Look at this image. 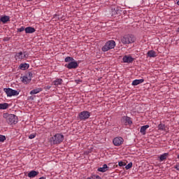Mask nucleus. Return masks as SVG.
<instances>
[{
  "label": "nucleus",
  "instance_id": "1",
  "mask_svg": "<svg viewBox=\"0 0 179 179\" xmlns=\"http://www.w3.org/2000/svg\"><path fill=\"white\" fill-rule=\"evenodd\" d=\"M50 141L53 145H58L62 143L64 141V135L61 134H57L50 138Z\"/></svg>",
  "mask_w": 179,
  "mask_h": 179
},
{
  "label": "nucleus",
  "instance_id": "2",
  "mask_svg": "<svg viewBox=\"0 0 179 179\" xmlns=\"http://www.w3.org/2000/svg\"><path fill=\"white\" fill-rule=\"evenodd\" d=\"M4 118H6V122H8V124H9L10 125L12 124H17V117L15 115L13 114H10L8 115V113L4 114L3 115Z\"/></svg>",
  "mask_w": 179,
  "mask_h": 179
},
{
  "label": "nucleus",
  "instance_id": "3",
  "mask_svg": "<svg viewBox=\"0 0 179 179\" xmlns=\"http://www.w3.org/2000/svg\"><path fill=\"white\" fill-rule=\"evenodd\" d=\"M115 48V41L110 40L106 42V44L102 47V51H103V52H107V51H110V50H113Z\"/></svg>",
  "mask_w": 179,
  "mask_h": 179
},
{
  "label": "nucleus",
  "instance_id": "4",
  "mask_svg": "<svg viewBox=\"0 0 179 179\" xmlns=\"http://www.w3.org/2000/svg\"><path fill=\"white\" fill-rule=\"evenodd\" d=\"M122 44H132L135 42V38L132 35H125L121 38Z\"/></svg>",
  "mask_w": 179,
  "mask_h": 179
},
{
  "label": "nucleus",
  "instance_id": "5",
  "mask_svg": "<svg viewBox=\"0 0 179 179\" xmlns=\"http://www.w3.org/2000/svg\"><path fill=\"white\" fill-rule=\"evenodd\" d=\"M15 58L16 61H22L23 59H27L29 58V53L26 51L24 52H18L15 54Z\"/></svg>",
  "mask_w": 179,
  "mask_h": 179
},
{
  "label": "nucleus",
  "instance_id": "6",
  "mask_svg": "<svg viewBox=\"0 0 179 179\" xmlns=\"http://www.w3.org/2000/svg\"><path fill=\"white\" fill-rule=\"evenodd\" d=\"M3 92H5L7 97H12V96H19V92L11 88H4Z\"/></svg>",
  "mask_w": 179,
  "mask_h": 179
},
{
  "label": "nucleus",
  "instance_id": "7",
  "mask_svg": "<svg viewBox=\"0 0 179 179\" xmlns=\"http://www.w3.org/2000/svg\"><path fill=\"white\" fill-rule=\"evenodd\" d=\"M90 117V112L84 110L78 114V118L80 121H86Z\"/></svg>",
  "mask_w": 179,
  "mask_h": 179
},
{
  "label": "nucleus",
  "instance_id": "8",
  "mask_svg": "<svg viewBox=\"0 0 179 179\" xmlns=\"http://www.w3.org/2000/svg\"><path fill=\"white\" fill-rule=\"evenodd\" d=\"M66 68L67 69H76L78 66H79V64H78V62L76 60H73L72 62H70L69 64H65Z\"/></svg>",
  "mask_w": 179,
  "mask_h": 179
},
{
  "label": "nucleus",
  "instance_id": "9",
  "mask_svg": "<svg viewBox=\"0 0 179 179\" xmlns=\"http://www.w3.org/2000/svg\"><path fill=\"white\" fill-rule=\"evenodd\" d=\"M113 143L115 146H121L124 143V138L120 136L116 137L113 140Z\"/></svg>",
  "mask_w": 179,
  "mask_h": 179
},
{
  "label": "nucleus",
  "instance_id": "10",
  "mask_svg": "<svg viewBox=\"0 0 179 179\" xmlns=\"http://www.w3.org/2000/svg\"><path fill=\"white\" fill-rule=\"evenodd\" d=\"M122 61L124 64H131V62H134V58L129 55H124Z\"/></svg>",
  "mask_w": 179,
  "mask_h": 179
},
{
  "label": "nucleus",
  "instance_id": "11",
  "mask_svg": "<svg viewBox=\"0 0 179 179\" xmlns=\"http://www.w3.org/2000/svg\"><path fill=\"white\" fill-rule=\"evenodd\" d=\"M122 122H124L125 124H128L129 125H131L132 124V120H131V117L128 116H123L122 117Z\"/></svg>",
  "mask_w": 179,
  "mask_h": 179
},
{
  "label": "nucleus",
  "instance_id": "12",
  "mask_svg": "<svg viewBox=\"0 0 179 179\" xmlns=\"http://www.w3.org/2000/svg\"><path fill=\"white\" fill-rule=\"evenodd\" d=\"M36 31V29L32 27H27L25 28V33L27 34H31Z\"/></svg>",
  "mask_w": 179,
  "mask_h": 179
},
{
  "label": "nucleus",
  "instance_id": "13",
  "mask_svg": "<svg viewBox=\"0 0 179 179\" xmlns=\"http://www.w3.org/2000/svg\"><path fill=\"white\" fill-rule=\"evenodd\" d=\"M22 83H24V85H27L28 83H30L31 82V80L30 78H28L27 76H24L21 78Z\"/></svg>",
  "mask_w": 179,
  "mask_h": 179
},
{
  "label": "nucleus",
  "instance_id": "14",
  "mask_svg": "<svg viewBox=\"0 0 179 179\" xmlns=\"http://www.w3.org/2000/svg\"><path fill=\"white\" fill-rule=\"evenodd\" d=\"M148 57H150V58H156L157 57V54H156V52L155 50H149L147 53Z\"/></svg>",
  "mask_w": 179,
  "mask_h": 179
},
{
  "label": "nucleus",
  "instance_id": "15",
  "mask_svg": "<svg viewBox=\"0 0 179 179\" xmlns=\"http://www.w3.org/2000/svg\"><path fill=\"white\" fill-rule=\"evenodd\" d=\"M30 68V64L27 63H23L20 65V69L22 71H26V69H29Z\"/></svg>",
  "mask_w": 179,
  "mask_h": 179
},
{
  "label": "nucleus",
  "instance_id": "16",
  "mask_svg": "<svg viewBox=\"0 0 179 179\" xmlns=\"http://www.w3.org/2000/svg\"><path fill=\"white\" fill-rule=\"evenodd\" d=\"M143 82H145V80L143 79L134 80H133L131 85L132 86H138V85H141V83H143Z\"/></svg>",
  "mask_w": 179,
  "mask_h": 179
},
{
  "label": "nucleus",
  "instance_id": "17",
  "mask_svg": "<svg viewBox=\"0 0 179 179\" xmlns=\"http://www.w3.org/2000/svg\"><path fill=\"white\" fill-rule=\"evenodd\" d=\"M149 128V125L146 124L144 126H142L140 129V132L142 134V135H146V130Z\"/></svg>",
  "mask_w": 179,
  "mask_h": 179
},
{
  "label": "nucleus",
  "instance_id": "18",
  "mask_svg": "<svg viewBox=\"0 0 179 179\" xmlns=\"http://www.w3.org/2000/svg\"><path fill=\"white\" fill-rule=\"evenodd\" d=\"M108 166L107 164H103L102 167H100L98 169V171H100V173H106V171H108Z\"/></svg>",
  "mask_w": 179,
  "mask_h": 179
},
{
  "label": "nucleus",
  "instance_id": "19",
  "mask_svg": "<svg viewBox=\"0 0 179 179\" xmlns=\"http://www.w3.org/2000/svg\"><path fill=\"white\" fill-rule=\"evenodd\" d=\"M40 92H43V88L39 87V88H36L34 90H32L30 92L29 94H37L38 93H40Z\"/></svg>",
  "mask_w": 179,
  "mask_h": 179
},
{
  "label": "nucleus",
  "instance_id": "20",
  "mask_svg": "<svg viewBox=\"0 0 179 179\" xmlns=\"http://www.w3.org/2000/svg\"><path fill=\"white\" fill-rule=\"evenodd\" d=\"M63 82L62 78H56V80L53 81V85H55V86H59V85H62Z\"/></svg>",
  "mask_w": 179,
  "mask_h": 179
},
{
  "label": "nucleus",
  "instance_id": "21",
  "mask_svg": "<svg viewBox=\"0 0 179 179\" xmlns=\"http://www.w3.org/2000/svg\"><path fill=\"white\" fill-rule=\"evenodd\" d=\"M38 175V172H37L36 171H31L28 173V177H29V178H34V177H36Z\"/></svg>",
  "mask_w": 179,
  "mask_h": 179
},
{
  "label": "nucleus",
  "instance_id": "22",
  "mask_svg": "<svg viewBox=\"0 0 179 179\" xmlns=\"http://www.w3.org/2000/svg\"><path fill=\"white\" fill-rule=\"evenodd\" d=\"M9 20H10V18L8 15L1 17L0 18V22H2V23H6V22H9Z\"/></svg>",
  "mask_w": 179,
  "mask_h": 179
},
{
  "label": "nucleus",
  "instance_id": "23",
  "mask_svg": "<svg viewBox=\"0 0 179 179\" xmlns=\"http://www.w3.org/2000/svg\"><path fill=\"white\" fill-rule=\"evenodd\" d=\"M169 156V153L165 152L160 155L159 157V162H164V160H166L167 159V157Z\"/></svg>",
  "mask_w": 179,
  "mask_h": 179
},
{
  "label": "nucleus",
  "instance_id": "24",
  "mask_svg": "<svg viewBox=\"0 0 179 179\" xmlns=\"http://www.w3.org/2000/svg\"><path fill=\"white\" fill-rule=\"evenodd\" d=\"M8 104L6 103H0V110H6L8 107Z\"/></svg>",
  "mask_w": 179,
  "mask_h": 179
},
{
  "label": "nucleus",
  "instance_id": "25",
  "mask_svg": "<svg viewBox=\"0 0 179 179\" xmlns=\"http://www.w3.org/2000/svg\"><path fill=\"white\" fill-rule=\"evenodd\" d=\"M158 129L159 131H166V125H164L163 124H159L158 125Z\"/></svg>",
  "mask_w": 179,
  "mask_h": 179
},
{
  "label": "nucleus",
  "instance_id": "26",
  "mask_svg": "<svg viewBox=\"0 0 179 179\" xmlns=\"http://www.w3.org/2000/svg\"><path fill=\"white\" fill-rule=\"evenodd\" d=\"M75 59H73V57H67L64 59L65 62H72V61H73Z\"/></svg>",
  "mask_w": 179,
  "mask_h": 179
},
{
  "label": "nucleus",
  "instance_id": "27",
  "mask_svg": "<svg viewBox=\"0 0 179 179\" xmlns=\"http://www.w3.org/2000/svg\"><path fill=\"white\" fill-rule=\"evenodd\" d=\"M6 137L3 135H0V142H5Z\"/></svg>",
  "mask_w": 179,
  "mask_h": 179
},
{
  "label": "nucleus",
  "instance_id": "28",
  "mask_svg": "<svg viewBox=\"0 0 179 179\" xmlns=\"http://www.w3.org/2000/svg\"><path fill=\"white\" fill-rule=\"evenodd\" d=\"M87 179H101V178L99 175H94L92 178H88Z\"/></svg>",
  "mask_w": 179,
  "mask_h": 179
},
{
  "label": "nucleus",
  "instance_id": "29",
  "mask_svg": "<svg viewBox=\"0 0 179 179\" xmlns=\"http://www.w3.org/2000/svg\"><path fill=\"white\" fill-rule=\"evenodd\" d=\"M132 168V162H129L126 166V170H129V169Z\"/></svg>",
  "mask_w": 179,
  "mask_h": 179
},
{
  "label": "nucleus",
  "instance_id": "30",
  "mask_svg": "<svg viewBox=\"0 0 179 179\" xmlns=\"http://www.w3.org/2000/svg\"><path fill=\"white\" fill-rule=\"evenodd\" d=\"M26 76H27L28 78H29L30 80H31V78H33V73L29 72V73H28V75H26Z\"/></svg>",
  "mask_w": 179,
  "mask_h": 179
},
{
  "label": "nucleus",
  "instance_id": "31",
  "mask_svg": "<svg viewBox=\"0 0 179 179\" xmlns=\"http://www.w3.org/2000/svg\"><path fill=\"white\" fill-rule=\"evenodd\" d=\"M26 29H24V27H21L20 28L17 29V31L22 32L24 31Z\"/></svg>",
  "mask_w": 179,
  "mask_h": 179
},
{
  "label": "nucleus",
  "instance_id": "32",
  "mask_svg": "<svg viewBox=\"0 0 179 179\" xmlns=\"http://www.w3.org/2000/svg\"><path fill=\"white\" fill-rule=\"evenodd\" d=\"M118 166H120V167H124V166H125V163L123 162H119Z\"/></svg>",
  "mask_w": 179,
  "mask_h": 179
},
{
  "label": "nucleus",
  "instance_id": "33",
  "mask_svg": "<svg viewBox=\"0 0 179 179\" xmlns=\"http://www.w3.org/2000/svg\"><path fill=\"white\" fill-rule=\"evenodd\" d=\"M34 138H36V134H30L29 136V139H34Z\"/></svg>",
  "mask_w": 179,
  "mask_h": 179
},
{
  "label": "nucleus",
  "instance_id": "34",
  "mask_svg": "<svg viewBox=\"0 0 179 179\" xmlns=\"http://www.w3.org/2000/svg\"><path fill=\"white\" fill-rule=\"evenodd\" d=\"M50 89H51V86H50V85L44 87L45 90H50Z\"/></svg>",
  "mask_w": 179,
  "mask_h": 179
},
{
  "label": "nucleus",
  "instance_id": "35",
  "mask_svg": "<svg viewBox=\"0 0 179 179\" xmlns=\"http://www.w3.org/2000/svg\"><path fill=\"white\" fill-rule=\"evenodd\" d=\"M53 19H55V20H57V19H59V15H55Z\"/></svg>",
  "mask_w": 179,
  "mask_h": 179
},
{
  "label": "nucleus",
  "instance_id": "36",
  "mask_svg": "<svg viewBox=\"0 0 179 179\" xmlns=\"http://www.w3.org/2000/svg\"><path fill=\"white\" fill-rule=\"evenodd\" d=\"M177 5H179V0L177 1Z\"/></svg>",
  "mask_w": 179,
  "mask_h": 179
},
{
  "label": "nucleus",
  "instance_id": "37",
  "mask_svg": "<svg viewBox=\"0 0 179 179\" xmlns=\"http://www.w3.org/2000/svg\"><path fill=\"white\" fill-rule=\"evenodd\" d=\"M27 2H30V1H31V0H27Z\"/></svg>",
  "mask_w": 179,
  "mask_h": 179
},
{
  "label": "nucleus",
  "instance_id": "38",
  "mask_svg": "<svg viewBox=\"0 0 179 179\" xmlns=\"http://www.w3.org/2000/svg\"><path fill=\"white\" fill-rule=\"evenodd\" d=\"M178 159H179V154L178 155Z\"/></svg>",
  "mask_w": 179,
  "mask_h": 179
}]
</instances>
